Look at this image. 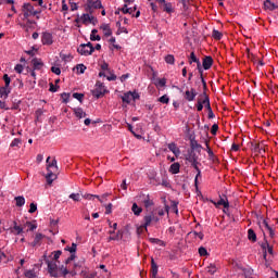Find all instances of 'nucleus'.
<instances>
[{
	"label": "nucleus",
	"mask_w": 278,
	"mask_h": 278,
	"mask_svg": "<svg viewBox=\"0 0 278 278\" xmlns=\"http://www.w3.org/2000/svg\"><path fill=\"white\" fill-rule=\"evenodd\" d=\"M179 168H181V165L179 163H174L169 167V173H172V175H177L179 174Z\"/></svg>",
	"instance_id": "nucleus-23"
},
{
	"label": "nucleus",
	"mask_w": 278,
	"mask_h": 278,
	"mask_svg": "<svg viewBox=\"0 0 278 278\" xmlns=\"http://www.w3.org/2000/svg\"><path fill=\"white\" fill-rule=\"evenodd\" d=\"M15 205L16 207H23V205H25V197L23 195L15 197Z\"/></svg>",
	"instance_id": "nucleus-30"
},
{
	"label": "nucleus",
	"mask_w": 278,
	"mask_h": 278,
	"mask_svg": "<svg viewBox=\"0 0 278 278\" xmlns=\"http://www.w3.org/2000/svg\"><path fill=\"white\" fill-rule=\"evenodd\" d=\"M100 29H102V31L106 38L112 36V28H110V24H102L100 26Z\"/></svg>",
	"instance_id": "nucleus-19"
},
{
	"label": "nucleus",
	"mask_w": 278,
	"mask_h": 278,
	"mask_svg": "<svg viewBox=\"0 0 278 278\" xmlns=\"http://www.w3.org/2000/svg\"><path fill=\"white\" fill-rule=\"evenodd\" d=\"M169 210H170V206H168V204H165V211L164 208H160L157 214L159 216H164V214H168Z\"/></svg>",
	"instance_id": "nucleus-45"
},
{
	"label": "nucleus",
	"mask_w": 278,
	"mask_h": 278,
	"mask_svg": "<svg viewBox=\"0 0 278 278\" xmlns=\"http://www.w3.org/2000/svg\"><path fill=\"white\" fill-rule=\"evenodd\" d=\"M59 273L60 277H66V275H68L71 271H68V269L64 267V265H62L61 267H59Z\"/></svg>",
	"instance_id": "nucleus-40"
},
{
	"label": "nucleus",
	"mask_w": 278,
	"mask_h": 278,
	"mask_svg": "<svg viewBox=\"0 0 278 278\" xmlns=\"http://www.w3.org/2000/svg\"><path fill=\"white\" fill-rule=\"evenodd\" d=\"M192 62H194L195 64H198V68H201V61H199V59L197 58V54H194V52L190 53V61L189 64H192Z\"/></svg>",
	"instance_id": "nucleus-31"
},
{
	"label": "nucleus",
	"mask_w": 278,
	"mask_h": 278,
	"mask_svg": "<svg viewBox=\"0 0 278 278\" xmlns=\"http://www.w3.org/2000/svg\"><path fill=\"white\" fill-rule=\"evenodd\" d=\"M123 103H127V105H129V103H131L132 98H131V91L125 92L122 97H121Z\"/></svg>",
	"instance_id": "nucleus-21"
},
{
	"label": "nucleus",
	"mask_w": 278,
	"mask_h": 278,
	"mask_svg": "<svg viewBox=\"0 0 278 278\" xmlns=\"http://www.w3.org/2000/svg\"><path fill=\"white\" fill-rule=\"evenodd\" d=\"M14 71H16L18 74L23 73V65L22 64L15 65Z\"/></svg>",
	"instance_id": "nucleus-64"
},
{
	"label": "nucleus",
	"mask_w": 278,
	"mask_h": 278,
	"mask_svg": "<svg viewBox=\"0 0 278 278\" xmlns=\"http://www.w3.org/2000/svg\"><path fill=\"white\" fill-rule=\"evenodd\" d=\"M43 261L46 262L47 266H48V273L50 275V277H54L58 278L60 277V268L58 266V262L55 261H51V258H49V256H47V254H43Z\"/></svg>",
	"instance_id": "nucleus-1"
},
{
	"label": "nucleus",
	"mask_w": 278,
	"mask_h": 278,
	"mask_svg": "<svg viewBox=\"0 0 278 278\" xmlns=\"http://www.w3.org/2000/svg\"><path fill=\"white\" fill-rule=\"evenodd\" d=\"M206 153L208 154L210 160H214V151L210 148V140H205Z\"/></svg>",
	"instance_id": "nucleus-32"
},
{
	"label": "nucleus",
	"mask_w": 278,
	"mask_h": 278,
	"mask_svg": "<svg viewBox=\"0 0 278 278\" xmlns=\"http://www.w3.org/2000/svg\"><path fill=\"white\" fill-rule=\"evenodd\" d=\"M254 153H260L262 151V148L260 147V143L252 144Z\"/></svg>",
	"instance_id": "nucleus-60"
},
{
	"label": "nucleus",
	"mask_w": 278,
	"mask_h": 278,
	"mask_svg": "<svg viewBox=\"0 0 278 278\" xmlns=\"http://www.w3.org/2000/svg\"><path fill=\"white\" fill-rule=\"evenodd\" d=\"M94 34H99V30H97V29L91 30L90 40L92 42L101 40V36L94 35Z\"/></svg>",
	"instance_id": "nucleus-35"
},
{
	"label": "nucleus",
	"mask_w": 278,
	"mask_h": 278,
	"mask_svg": "<svg viewBox=\"0 0 278 278\" xmlns=\"http://www.w3.org/2000/svg\"><path fill=\"white\" fill-rule=\"evenodd\" d=\"M24 276H25L26 278H36V271H34V269L26 270V271L24 273Z\"/></svg>",
	"instance_id": "nucleus-46"
},
{
	"label": "nucleus",
	"mask_w": 278,
	"mask_h": 278,
	"mask_svg": "<svg viewBox=\"0 0 278 278\" xmlns=\"http://www.w3.org/2000/svg\"><path fill=\"white\" fill-rule=\"evenodd\" d=\"M187 162L191 163V166L194 168V170H199V155L194 152H190L188 156L186 157Z\"/></svg>",
	"instance_id": "nucleus-6"
},
{
	"label": "nucleus",
	"mask_w": 278,
	"mask_h": 278,
	"mask_svg": "<svg viewBox=\"0 0 278 278\" xmlns=\"http://www.w3.org/2000/svg\"><path fill=\"white\" fill-rule=\"evenodd\" d=\"M22 12L24 18H29V16H38V14H40V11L35 10L31 3H24L22 7Z\"/></svg>",
	"instance_id": "nucleus-3"
},
{
	"label": "nucleus",
	"mask_w": 278,
	"mask_h": 278,
	"mask_svg": "<svg viewBox=\"0 0 278 278\" xmlns=\"http://www.w3.org/2000/svg\"><path fill=\"white\" fill-rule=\"evenodd\" d=\"M213 64H214V59H212V56H204L202 61V66L204 71H210Z\"/></svg>",
	"instance_id": "nucleus-11"
},
{
	"label": "nucleus",
	"mask_w": 278,
	"mask_h": 278,
	"mask_svg": "<svg viewBox=\"0 0 278 278\" xmlns=\"http://www.w3.org/2000/svg\"><path fill=\"white\" fill-rule=\"evenodd\" d=\"M159 102L168 105V103H170V98H168L167 94H164L161 98H159Z\"/></svg>",
	"instance_id": "nucleus-41"
},
{
	"label": "nucleus",
	"mask_w": 278,
	"mask_h": 278,
	"mask_svg": "<svg viewBox=\"0 0 278 278\" xmlns=\"http://www.w3.org/2000/svg\"><path fill=\"white\" fill-rule=\"evenodd\" d=\"M58 88H60V86H55L53 83H50V92H58Z\"/></svg>",
	"instance_id": "nucleus-61"
},
{
	"label": "nucleus",
	"mask_w": 278,
	"mask_h": 278,
	"mask_svg": "<svg viewBox=\"0 0 278 278\" xmlns=\"http://www.w3.org/2000/svg\"><path fill=\"white\" fill-rule=\"evenodd\" d=\"M165 62H166V64H175V55H173V54H167V55L165 56Z\"/></svg>",
	"instance_id": "nucleus-44"
},
{
	"label": "nucleus",
	"mask_w": 278,
	"mask_h": 278,
	"mask_svg": "<svg viewBox=\"0 0 278 278\" xmlns=\"http://www.w3.org/2000/svg\"><path fill=\"white\" fill-rule=\"evenodd\" d=\"M161 10L166 12L167 14H173L175 12V7H173V2H167L166 0H163L159 2Z\"/></svg>",
	"instance_id": "nucleus-7"
},
{
	"label": "nucleus",
	"mask_w": 278,
	"mask_h": 278,
	"mask_svg": "<svg viewBox=\"0 0 278 278\" xmlns=\"http://www.w3.org/2000/svg\"><path fill=\"white\" fill-rule=\"evenodd\" d=\"M24 227H28V231H34V230L37 228V226L34 225V224H31V222H27V223L24 225Z\"/></svg>",
	"instance_id": "nucleus-52"
},
{
	"label": "nucleus",
	"mask_w": 278,
	"mask_h": 278,
	"mask_svg": "<svg viewBox=\"0 0 278 278\" xmlns=\"http://www.w3.org/2000/svg\"><path fill=\"white\" fill-rule=\"evenodd\" d=\"M73 98L77 99V101H79V103H81V101H84V93L75 92V93H73Z\"/></svg>",
	"instance_id": "nucleus-49"
},
{
	"label": "nucleus",
	"mask_w": 278,
	"mask_h": 278,
	"mask_svg": "<svg viewBox=\"0 0 278 278\" xmlns=\"http://www.w3.org/2000/svg\"><path fill=\"white\" fill-rule=\"evenodd\" d=\"M62 255V250L53 251L49 257L51 262H56L60 264V256Z\"/></svg>",
	"instance_id": "nucleus-17"
},
{
	"label": "nucleus",
	"mask_w": 278,
	"mask_h": 278,
	"mask_svg": "<svg viewBox=\"0 0 278 278\" xmlns=\"http://www.w3.org/2000/svg\"><path fill=\"white\" fill-rule=\"evenodd\" d=\"M76 118H86V112H84V109L78 108L74 110Z\"/></svg>",
	"instance_id": "nucleus-26"
},
{
	"label": "nucleus",
	"mask_w": 278,
	"mask_h": 278,
	"mask_svg": "<svg viewBox=\"0 0 278 278\" xmlns=\"http://www.w3.org/2000/svg\"><path fill=\"white\" fill-rule=\"evenodd\" d=\"M208 273H210V275H214V273H216V266L211 264L208 267Z\"/></svg>",
	"instance_id": "nucleus-63"
},
{
	"label": "nucleus",
	"mask_w": 278,
	"mask_h": 278,
	"mask_svg": "<svg viewBox=\"0 0 278 278\" xmlns=\"http://www.w3.org/2000/svg\"><path fill=\"white\" fill-rule=\"evenodd\" d=\"M76 71H77L78 75H84V73H86V65L77 64L76 65Z\"/></svg>",
	"instance_id": "nucleus-43"
},
{
	"label": "nucleus",
	"mask_w": 278,
	"mask_h": 278,
	"mask_svg": "<svg viewBox=\"0 0 278 278\" xmlns=\"http://www.w3.org/2000/svg\"><path fill=\"white\" fill-rule=\"evenodd\" d=\"M131 99L132 101H138V99H140V93H138V91H131Z\"/></svg>",
	"instance_id": "nucleus-56"
},
{
	"label": "nucleus",
	"mask_w": 278,
	"mask_h": 278,
	"mask_svg": "<svg viewBox=\"0 0 278 278\" xmlns=\"http://www.w3.org/2000/svg\"><path fill=\"white\" fill-rule=\"evenodd\" d=\"M10 92V89H7L5 87H0V99H8Z\"/></svg>",
	"instance_id": "nucleus-28"
},
{
	"label": "nucleus",
	"mask_w": 278,
	"mask_h": 278,
	"mask_svg": "<svg viewBox=\"0 0 278 278\" xmlns=\"http://www.w3.org/2000/svg\"><path fill=\"white\" fill-rule=\"evenodd\" d=\"M131 212L135 214V216H140V214H142V207L138 206L137 203H134L131 206Z\"/></svg>",
	"instance_id": "nucleus-29"
},
{
	"label": "nucleus",
	"mask_w": 278,
	"mask_h": 278,
	"mask_svg": "<svg viewBox=\"0 0 278 278\" xmlns=\"http://www.w3.org/2000/svg\"><path fill=\"white\" fill-rule=\"evenodd\" d=\"M3 81H4V86L2 88H7V90H10V84H11L12 79L10 78V76L8 74L3 75Z\"/></svg>",
	"instance_id": "nucleus-37"
},
{
	"label": "nucleus",
	"mask_w": 278,
	"mask_h": 278,
	"mask_svg": "<svg viewBox=\"0 0 278 278\" xmlns=\"http://www.w3.org/2000/svg\"><path fill=\"white\" fill-rule=\"evenodd\" d=\"M201 81L204 88V91L202 93V97H204L203 98L204 108H206L208 112V118H215L216 115H214V111H212V105L210 104V96H207V92L205 91L207 90V83H205V78H203V75H201Z\"/></svg>",
	"instance_id": "nucleus-2"
},
{
	"label": "nucleus",
	"mask_w": 278,
	"mask_h": 278,
	"mask_svg": "<svg viewBox=\"0 0 278 278\" xmlns=\"http://www.w3.org/2000/svg\"><path fill=\"white\" fill-rule=\"evenodd\" d=\"M31 64H33L34 71H40L42 66H45V63H42V60L40 59H33Z\"/></svg>",
	"instance_id": "nucleus-16"
},
{
	"label": "nucleus",
	"mask_w": 278,
	"mask_h": 278,
	"mask_svg": "<svg viewBox=\"0 0 278 278\" xmlns=\"http://www.w3.org/2000/svg\"><path fill=\"white\" fill-rule=\"evenodd\" d=\"M23 229L24 227L22 226H13L11 231L14 236H21V233H23Z\"/></svg>",
	"instance_id": "nucleus-38"
},
{
	"label": "nucleus",
	"mask_w": 278,
	"mask_h": 278,
	"mask_svg": "<svg viewBox=\"0 0 278 278\" xmlns=\"http://www.w3.org/2000/svg\"><path fill=\"white\" fill-rule=\"evenodd\" d=\"M46 179H47V184L49 186H51V184H53V179H55V174H53V172H50L47 176H46Z\"/></svg>",
	"instance_id": "nucleus-39"
},
{
	"label": "nucleus",
	"mask_w": 278,
	"mask_h": 278,
	"mask_svg": "<svg viewBox=\"0 0 278 278\" xmlns=\"http://www.w3.org/2000/svg\"><path fill=\"white\" fill-rule=\"evenodd\" d=\"M70 198H71L73 201H76V202L81 201V195H80L79 193H72V194H70Z\"/></svg>",
	"instance_id": "nucleus-48"
},
{
	"label": "nucleus",
	"mask_w": 278,
	"mask_h": 278,
	"mask_svg": "<svg viewBox=\"0 0 278 278\" xmlns=\"http://www.w3.org/2000/svg\"><path fill=\"white\" fill-rule=\"evenodd\" d=\"M90 18H91V15L88 13H84L80 16V21H81L83 25H88V23H90Z\"/></svg>",
	"instance_id": "nucleus-36"
},
{
	"label": "nucleus",
	"mask_w": 278,
	"mask_h": 278,
	"mask_svg": "<svg viewBox=\"0 0 278 278\" xmlns=\"http://www.w3.org/2000/svg\"><path fill=\"white\" fill-rule=\"evenodd\" d=\"M38 210V205L36 203H30V208L28 210L29 214H34Z\"/></svg>",
	"instance_id": "nucleus-55"
},
{
	"label": "nucleus",
	"mask_w": 278,
	"mask_h": 278,
	"mask_svg": "<svg viewBox=\"0 0 278 278\" xmlns=\"http://www.w3.org/2000/svg\"><path fill=\"white\" fill-rule=\"evenodd\" d=\"M248 239L250 240V242H257V235L255 233V230H253V228H250L248 230Z\"/></svg>",
	"instance_id": "nucleus-22"
},
{
	"label": "nucleus",
	"mask_w": 278,
	"mask_h": 278,
	"mask_svg": "<svg viewBox=\"0 0 278 278\" xmlns=\"http://www.w3.org/2000/svg\"><path fill=\"white\" fill-rule=\"evenodd\" d=\"M77 52H78L80 55H85V56L92 55V52L90 51V49L87 48V47L84 46V45H80V46L77 48Z\"/></svg>",
	"instance_id": "nucleus-14"
},
{
	"label": "nucleus",
	"mask_w": 278,
	"mask_h": 278,
	"mask_svg": "<svg viewBox=\"0 0 278 278\" xmlns=\"http://www.w3.org/2000/svg\"><path fill=\"white\" fill-rule=\"evenodd\" d=\"M203 94L200 96V98H198V103H197V110L198 112H203V105H205V102H203Z\"/></svg>",
	"instance_id": "nucleus-33"
},
{
	"label": "nucleus",
	"mask_w": 278,
	"mask_h": 278,
	"mask_svg": "<svg viewBox=\"0 0 278 278\" xmlns=\"http://www.w3.org/2000/svg\"><path fill=\"white\" fill-rule=\"evenodd\" d=\"M41 42L42 45H47L48 47L53 45V35L49 31L42 33Z\"/></svg>",
	"instance_id": "nucleus-8"
},
{
	"label": "nucleus",
	"mask_w": 278,
	"mask_h": 278,
	"mask_svg": "<svg viewBox=\"0 0 278 278\" xmlns=\"http://www.w3.org/2000/svg\"><path fill=\"white\" fill-rule=\"evenodd\" d=\"M49 160H51V156L47 157V164H48V170H50V168H55L58 169V161L55 159L52 160L51 163H49Z\"/></svg>",
	"instance_id": "nucleus-34"
},
{
	"label": "nucleus",
	"mask_w": 278,
	"mask_h": 278,
	"mask_svg": "<svg viewBox=\"0 0 278 278\" xmlns=\"http://www.w3.org/2000/svg\"><path fill=\"white\" fill-rule=\"evenodd\" d=\"M217 132H218V124H213L211 127V134L213 136H216Z\"/></svg>",
	"instance_id": "nucleus-53"
},
{
	"label": "nucleus",
	"mask_w": 278,
	"mask_h": 278,
	"mask_svg": "<svg viewBox=\"0 0 278 278\" xmlns=\"http://www.w3.org/2000/svg\"><path fill=\"white\" fill-rule=\"evenodd\" d=\"M264 8H265V10H270V12H273V10H277V5L273 2H270V0L264 1Z\"/></svg>",
	"instance_id": "nucleus-25"
},
{
	"label": "nucleus",
	"mask_w": 278,
	"mask_h": 278,
	"mask_svg": "<svg viewBox=\"0 0 278 278\" xmlns=\"http://www.w3.org/2000/svg\"><path fill=\"white\" fill-rule=\"evenodd\" d=\"M51 72L54 73V75H61L62 70H60V67L52 66Z\"/></svg>",
	"instance_id": "nucleus-59"
},
{
	"label": "nucleus",
	"mask_w": 278,
	"mask_h": 278,
	"mask_svg": "<svg viewBox=\"0 0 278 278\" xmlns=\"http://www.w3.org/2000/svg\"><path fill=\"white\" fill-rule=\"evenodd\" d=\"M151 276L152 278L157 277V267H151Z\"/></svg>",
	"instance_id": "nucleus-62"
},
{
	"label": "nucleus",
	"mask_w": 278,
	"mask_h": 278,
	"mask_svg": "<svg viewBox=\"0 0 278 278\" xmlns=\"http://www.w3.org/2000/svg\"><path fill=\"white\" fill-rule=\"evenodd\" d=\"M212 37L214 40H222L223 38V33L218 31L217 29L213 30Z\"/></svg>",
	"instance_id": "nucleus-42"
},
{
	"label": "nucleus",
	"mask_w": 278,
	"mask_h": 278,
	"mask_svg": "<svg viewBox=\"0 0 278 278\" xmlns=\"http://www.w3.org/2000/svg\"><path fill=\"white\" fill-rule=\"evenodd\" d=\"M143 205H144V207L149 208V207H153V205H155V203L153 202V200H151V197L148 194L143 199Z\"/></svg>",
	"instance_id": "nucleus-24"
},
{
	"label": "nucleus",
	"mask_w": 278,
	"mask_h": 278,
	"mask_svg": "<svg viewBox=\"0 0 278 278\" xmlns=\"http://www.w3.org/2000/svg\"><path fill=\"white\" fill-rule=\"evenodd\" d=\"M92 8H93V10H101V8H103L101 0H96V1L88 0L87 7H86V12H90V14H92Z\"/></svg>",
	"instance_id": "nucleus-5"
},
{
	"label": "nucleus",
	"mask_w": 278,
	"mask_h": 278,
	"mask_svg": "<svg viewBox=\"0 0 278 278\" xmlns=\"http://www.w3.org/2000/svg\"><path fill=\"white\" fill-rule=\"evenodd\" d=\"M24 21H26V23L25 24L21 23L20 26L22 27V29L29 33V29H34V25H36V21L29 20V18H24Z\"/></svg>",
	"instance_id": "nucleus-10"
},
{
	"label": "nucleus",
	"mask_w": 278,
	"mask_h": 278,
	"mask_svg": "<svg viewBox=\"0 0 278 278\" xmlns=\"http://www.w3.org/2000/svg\"><path fill=\"white\" fill-rule=\"evenodd\" d=\"M45 235L36 233L34 241L30 243V247H40Z\"/></svg>",
	"instance_id": "nucleus-15"
},
{
	"label": "nucleus",
	"mask_w": 278,
	"mask_h": 278,
	"mask_svg": "<svg viewBox=\"0 0 278 278\" xmlns=\"http://www.w3.org/2000/svg\"><path fill=\"white\" fill-rule=\"evenodd\" d=\"M261 248L263 249V257L264 260H266V256L268 255H273L274 251H273V245H270V243H268V241H265L264 243L261 244Z\"/></svg>",
	"instance_id": "nucleus-9"
},
{
	"label": "nucleus",
	"mask_w": 278,
	"mask_h": 278,
	"mask_svg": "<svg viewBox=\"0 0 278 278\" xmlns=\"http://www.w3.org/2000/svg\"><path fill=\"white\" fill-rule=\"evenodd\" d=\"M108 92V89H105V86L101 81L96 83V88L91 90L92 97L96 99H101V97H104L105 93Z\"/></svg>",
	"instance_id": "nucleus-4"
},
{
	"label": "nucleus",
	"mask_w": 278,
	"mask_h": 278,
	"mask_svg": "<svg viewBox=\"0 0 278 278\" xmlns=\"http://www.w3.org/2000/svg\"><path fill=\"white\" fill-rule=\"evenodd\" d=\"M168 149L169 151H172V153H174V155H176V157H178L179 153H181V151L179 150V148H177V144H175V142L168 143Z\"/></svg>",
	"instance_id": "nucleus-20"
},
{
	"label": "nucleus",
	"mask_w": 278,
	"mask_h": 278,
	"mask_svg": "<svg viewBox=\"0 0 278 278\" xmlns=\"http://www.w3.org/2000/svg\"><path fill=\"white\" fill-rule=\"evenodd\" d=\"M65 251H68L70 253H76V251H77V243H72V247H66Z\"/></svg>",
	"instance_id": "nucleus-47"
},
{
	"label": "nucleus",
	"mask_w": 278,
	"mask_h": 278,
	"mask_svg": "<svg viewBox=\"0 0 278 278\" xmlns=\"http://www.w3.org/2000/svg\"><path fill=\"white\" fill-rule=\"evenodd\" d=\"M81 45L86 46L87 49H89V51L91 53H94V47L92 46V42H87V43H81Z\"/></svg>",
	"instance_id": "nucleus-57"
},
{
	"label": "nucleus",
	"mask_w": 278,
	"mask_h": 278,
	"mask_svg": "<svg viewBox=\"0 0 278 278\" xmlns=\"http://www.w3.org/2000/svg\"><path fill=\"white\" fill-rule=\"evenodd\" d=\"M211 203H213V205L215 207H218V205H223V207H225V210H228V207H229V200H225L223 198H220V200L218 202H215L212 200Z\"/></svg>",
	"instance_id": "nucleus-18"
},
{
	"label": "nucleus",
	"mask_w": 278,
	"mask_h": 278,
	"mask_svg": "<svg viewBox=\"0 0 278 278\" xmlns=\"http://www.w3.org/2000/svg\"><path fill=\"white\" fill-rule=\"evenodd\" d=\"M4 262V264H7V262H10V260H8V256L5 255L4 252L0 251V263Z\"/></svg>",
	"instance_id": "nucleus-54"
},
{
	"label": "nucleus",
	"mask_w": 278,
	"mask_h": 278,
	"mask_svg": "<svg viewBox=\"0 0 278 278\" xmlns=\"http://www.w3.org/2000/svg\"><path fill=\"white\" fill-rule=\"evenodd\" d=\"M21 144V139L15 138L13 139V141L11 142L10 147H18Z\"/></svg>",
	"instance_id": "nucleus-58"
},
{
	"label": "nucleus",
	"mask_w": 278,
	"mask_h": 278,
	"mask_svg": "<svg viewBox=\"0 0 278 278\" xmlns=\"http://www.w3.org/2000/svg\"><path fill=\"white\" fill-rule=\"evenodd\" d=\"M61 99H63V103H67L68 99H71V93H66V92L61 93Z\"/></svg>",
	"instance_id": "nucleus-51"
},
{
	"label": "nucleus",
	"mask_w": 278,
	"mask_h": 278,
	"mask_svg": "<svg viewBox=\"0 0 278 278\" xmlns=\"http://www.w3.org/2000/svg\"><path fill=\"white\" fill-rule=\"evenodd\" d=\"M185 99L186 101H194V99H197V90H194V88H191V90H187L185 92Z\"/></svg>",
	"instance_id": "nucleus-12"
},
{
	"label": "nucleus",
	"mask_w": 278,
	"mask_h": 278,
	"mask_svg": "<svg viewBox=\"0 0 278 278\" xmlns=\"http://www.w3.org/2000/svg\"><path fill=\"white\" fill-rule=\"evenodd\" d=\"M199 255L201 257H205V255H207V249H205L204 247H200L199 248Z\"/></svg>",
	"instance_id": "nucleus-50"
},
{
	"label": "nucleus",
	"mask_w": 278,
	"mask_h": 278,
	"mask_svg": "<svg viewBox=\"0 0 278 278\" xmlns=\"http://www.w3.org/2000/svg\"><path fill=\"white\" fill-rule=\"evenodd\" d=\"M190 147L192 149V151H198V153H201V149H203V146H201L199 142L197 141H191Z\"/></svg>",
	"instance_id": "nucleus-27"
},
{
	"label": "nucleus",
	"mask_w": 278,
	"mask_h": 278,
	"mask_svg": "<svg viewBox=\"0 0 278 278\" xmlns=\"http://www.w3.org/2000/svg\"><path fill=\"white\" fill-rule=\"evenodd\" d=\"M153 223V213H150L148 215H146L143 217V229H146V231L148 230L147 228L150 227V225Z\"/></svg>",
	"instance_id": "nucleus-13"
}]
</instances>
